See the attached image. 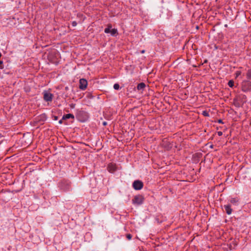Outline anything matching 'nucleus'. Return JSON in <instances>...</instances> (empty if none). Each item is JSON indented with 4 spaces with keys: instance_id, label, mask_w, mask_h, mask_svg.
<instances>
[{
    "instance_id": "obj_1",
    "label": "nucleus",
    "mask_w": 251,
    "mask_h": 251,
    "mask_svg": "<svg viewBox=\"0 0 251 251\" xmlns=\"http://www.w3.org/2000/svg\"><path fill=\"white\" fill-rule=\"evenodd\" d=\"M144 200V197L142 195H138L134 196L132 200V202L134 204L140 205L143 203Z\"/></svg>"
},
{
    "instance_id": "obj_2",
    "label": "nucleus",
    "mask_w": 251,
    "mask_h": 251,
    "mask_svg": "<svg viewBox=\"0 0 251 251\" xmlns=\"http://www.w3.org/2000/svg\"><path fill=\"white\" fill-rule=\"evenodd\" d=\"M242 89L245 92L251 91V82L248 80H244L242 83Z\"/></svg>"
},
{
    "instance_id": "obj_3",
    "label": "nucleus",
    "mask_w": 251,
    "mask_h": 251,
    "mask_svg": "<svg viewBox=\"0 0 251 251\" xmlns=\"http://www.w3.org/2000/svg\"><path fill=\"white\" fill-rule=\"evenodd\" d=\"M132 187L136 190H141L143 187V183L141 180H135L132 183Z\"/></svg>"
},
{
    "instance_id": "obj_4",
    "label": "nucleus",
    "mask_w": 251,
    "mask_h": 251,
    "mask_svg": "<svg viewBox=\"0 0 251 251\" xmlns=\"http://www.w3.org/2000/svg\"><path fill=\"white\" fill-rule=\"evenodd\" d=\"M79 83V88L80 89H81L82 90H84L86 89V88H87V86L88 83H87V81L85 79H84V78L80 79Z\"/></svg>"
},
{
    "instance_id": "obj_5",
    "label": "nucleus",
    "mask_w": 251,
    "mask_h": 251,
    "mask_svg": "<svg viewBox=\"0 0 251 251\" xmlns=\"http://www.w3.org/2000/svg\"><path fill=\"white\" fill-rule=\"evenodd\" d=\"M52 95L47 91L44 92V99L46 101H51L52 100Z\"/></svg>"
},
{
    "instance_id": "obj_6",
    "label": "nucleus",
    "mask_w": 251,
    "mask_h": 251,
    "mask_svg": "<svg viewBox=\"0 0 251 251\" xmlns=\"http://www.w3.org/2000/svg\"><path fill=\"white\" fill-rule=\"evenodd\" d=\"M60 187L64 191H68L70 189V184L69 182H61L60 184Z\"/></svg>"
},
{
    "instance_id": "obj_7",
    "label": "nucleus",
    "mask_w": 251,
    "mask_h": 251,
    "mask_svg": "<svg viewBox=\"0 0 251 251\" xmlns=\"http://www.w3.org/2000/svg\"><path fill=\"white\" fill-rule=\"evenodd\" d=\"M116 169V166L115 164L110 163L107 167L108 171L110 173H113Z\"/></svg>"
},
{
    "instance_id": "obj_8",
    "label": "nucleus",
    "mask_w": 251,
    "mask_h": 251,
    "mask_svg": "<svg viewBox=\"0 0 251 251\" xmlns=\"http://www.w3.org/2000/svg\"><path fill=\"white\" fill-rule=\"evenodd\" d=\"M224 208H225L226 213L228 215H230L231 214L232 210L231 208V205L230 204L225 205Z\"/></svg>"
},
{
    "instance_id": "obj_9",
    "label": "nucleus",
    "mask_w": 251,
    "mask_h": 251,
    "mask_svg": "<svg viewBox=\"0 0 251 251\" xmlns=\"http://www.w3.org/2000/svg\"><path fill=\"white\" fill-rule=\"evenodd\" d=\"M145 84L143 82H141L137 85V89L138 90H143L145 89Z\"/></svg>"
},
{
    "instance_id": "obj_10",
    "label": "nucleus",
    "mask_w": 251,
    "mask_h": 251,
    "mask_svg": "<svg viewBox=\"0 0 251 251\" xmlns=\"http://www.w3.org/2000/svg\"><path fill=\"white\" fill-rule=\"evenodd\" d=\"M74 115L72 114H67L66 115H64L62 118V120H66L70 118L74 119Z\"/></svg>"
},
{
    "instance_id": "obj_11",
    "label": "nucleus",
    "mask_w": 251,
    "mask_h": 251,
    "mask_svg": "<svg viewBox=\"0 0 251 251\" xmlns=\"http://www.w3.org/2000/svg\"><path fill=\"white\" fill-rule=\"evenodd\" d=\"M112 28V26L110 25H109L106 28L104 29V32L106 33H110L111 30Z\"/></svg>"
},
{
    "instance_id": "obj_12",
    "label": "nucleus",
    "mask_w": 251,
    "mask_h": 251,
    "mask_svg": "<svg viewBox=\"0 0 251 251\" xmlns=\"http://www.w3.org/2000/svg\"><path fill=\"white\" fill-rule=\"evenodd\" d=\"M246 76L248 79H251V69L248 70L246 74Z\"/></svg>"
},
{
    "instance_id": "obj_13",
    "label": "nucleus",
    "mask_w": 251,
    "mask_h": 251,
    "mask_svg": "<svg viewBox=\"0 0 251 251\" xmlns=\"http://www.w3.org/2000/svg\"><path fill=\"white\" fill-rule=\"evenodd\" d=\"M230 202L231 203H233V204H236L238 201V200L237 199V198H232L230 201Z\"/></svg>"
},
{
    "instance_id": "obj_14",
    "label": "nucleus",
    "mask_w": 251,
    "mask_h": 251,
    "mask_svg": "<svg viewBox=\"0 0 251 251\" xmlns=\"http://www.w3.org/2000/svg\"><path fill=\"white\" fill-rule=\"evenodd\" d=\"M116 33H117V30L116 29H115V28L111 29L110 34L112 35H114Z\"/></svg>"
},
{
    "instance_id": "obj_15",
    "label": "nucleus",
    "mask_w": 251,
    "mask_h": 251,
    "mask_svg": "<svg viewBox=\"0 0 251 251\" xmlns=\"http://www.w3.org/2000/svg\"><path fill=\"white\" fill-rule=\"evenodd\" d=\"M228 85L230 87H232L234 85V81L232 80H229Z\"/></svg>"
},
{
    "instance_id": "obj_16",
    "label": "nucleus",
    "mask_w": 251,
    "mask_h": 251,
    "mask_svg": "<svg viewBox=\"0 0 251 251\" xmlns=\"http://www.w3.org/2000/svg\"><path fill=\"white\" fill-rule=\"evenodd\" d=\"M113 88L115 90H119L120 88V85L118 83L114 84Z\"/></svg>"
},
{
    "instance_id": "obj_17",
    "label": "nucleus",
    "mask_w": 251,
    "mask_h": 251,
    "mask_svg": "<svg viewBox=\"0 0 251 251\" xmlns=\"http://www.w3.org/2000/svg\"><path fill=\"white\" fill-rule=\"evenodd\" d=\"M126 238L128 240H130L132 238V235L130 234H126Z\"/></svg>"
},
{
    "instance_id": "obj_18",
    "label": "nucleus",
    "mask_w": 251,
    "mask_h": 251,
    "mask_svg": "<svg viewBox=\"0 0 251 251\" xmlns=\"http://www.w3.org/2000/svg\"><path fill=\"white\" fill-rule=\"evenodd\" d=\"M202 114L203 115L205 116H209V114L208 113V112L206 111H203L202 112Z\"/></svg>"
},
{
    "instance_id": "obj_19",
    "label": "nucleus",
    "mask_w": 251,
    "mask_h": 251,
    "mask_svg": "<svg viewBox=\"0 0 251 251\" xmlns=\"http://www.w3.org/2000/svg\"><path fill=\"white\" fill-rule=\"evenodd\" d=\"M3 68V62L0 61V69H2Z\"/></svg>"
},
{
    "instance_id": "obj_20",
    "label": "nucleus",
    "mask_w": 251,
    "mask_h": 251,
    "mask_svg": "<svg viewBox=\"0 0 251 251\" xmlns=\"http://www.w3.org/2000/svg\"><path fill=\"white\" fill-rule=\"evenodd\" d=\"M241 74V72L240 71H237L236 72V77H238V76H239Z\"/></svg>"
},
{
    "instance_id": "obj_21",
    "label": "nucleus",
    "mask_w": 251,
    "mask_h": 251,
    "mask_svg": "<svg viewBox=\"0 0 251 251\" xmlns=\"http://www.w3.org/2000/svg\"><path fill=\"white\" fill-rule=\"evenodd\" d=\"M72 25L73 26H75L77 25V23L75 21H73Z\"/></svg>"
},
{
    "instance_id": "obj_22",
    "label": "nucleus",
    "mask_w": 251,
    "mask_h": 251,
    "mask_svg": "<svg viewBox=\"0 0 251 251\" xmlns=\"http://www.w3.org/2000/svg\"><path fill=\"white\" fill-rule=\"evenodd\" d=\"M217 134L219 135V136H222L223 135V132L222 131H218L217 132Z\"/></svg>"
},
{
    "instance_id": "obj_23",
    "label": "nucleus",
    "mask_w": 251,
    "mask_h": 251,
    "mask_svg": "<svg viewBox=\"0 0 251 251\" xmlns=\"http://www.w3.org/2000/svg\"><path fill=\"white\" fill-rule=\"evenodd\" d=\"M102 125H103V126H106V125H107V122H103L102 123Z\"/></svg>"
},
{
    "instance_id": "obj_24",
    "label": "nucleus",
    "mask_w": 251,
    "mask_h": 251,
    "mask_svg": "<svg viewBox=\"0 0 251 251\" xmlns=\"http://www.w3.org/2000/svg\"><path fill=\"white\" fill-rule=\"evenodd\" d=\"M62 119L59 121V123L60 124H61V123H62Z\"/></svg>"
},
{
    "instance_id": "obj_25",
    "label": "nucleus",
    "mask_w": 251,
    "mask_h": 251,
    "mask_svg": "<svg viewBox=\"0 0 251 251\" xmlns=\"http://www.w3.org/2000/svg\"><path fill=\"white\" fill-rule=\"evenodd\" d=\"M219 123H222V120H220L219 121Z\"/></svg>"
},
{
    "instance_id": "obj_26",
    "label": "nucleus",
    "mask_w": 251,
    "mask_h": 251,
    "mask_svg": "<svg viewBox=\"0 0 251 251\" xmlns=\"http://www.w3.org/2000/svg\"><path fill=\"white\" fill-rule=\"evenodd\" d=\"M145 52V51L143 50L141 51L142 53H144Z\"/></svg>"
}]
</instances>
